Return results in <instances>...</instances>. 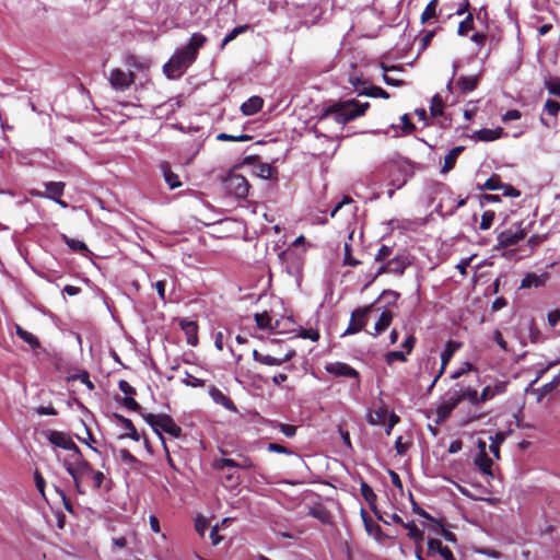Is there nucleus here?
Instances as JSON below:
<instances>
[{
    "instance_id": "f257e3e1",
    "label": "nucleus",
    "mask_w": 560,
    "mask_h": 560,
    "mask_svg": "<svg viewBox=\"0 0 560 560\" xmlns=\"http://www.w3.org/2000/svg\"><path fill=\"white\" fill-rule=\"evenodd\" d=\"M207 37L201 33H194L188 44L177 49L170 60L163 66V71L168 79L180 78L184 72L196 61L198 50L207 43Z\"/></svg>"
},
{
    "instance_id": "f03ea898",
    "label": "nucleus",
    "mask_w": 560,
    "mask_h": 560,
    "mask_svg": "<svg viewBox=\"0 0 560 560\" xmlns=\"http://www.w3.org/2000/svg\"><path fill=\"white\" fill-rule=\"evenodd\" d=\"M369 108V102L360 103L354 98L332 102L324 107L318 120L323 121L332 117L337 124L346 125L355 118L363 116Z\"/></svg>"
},
{
    "instance_id": "7ed1b4c3",
    "label": "nucleus",
    "mask_w": 560,
    "mask_h": 560,
    "mask_svg": "<svg viewBox=\"0 0 560 560\" xmlns=\"http://www.w3.org/2000/svg\"><path fill=\"white\" fill-rule=\"evenodd\" d=\"M62 466L66 471L71 476L74 487L78 492L81 491V482L85 476H89L90 472H93V468L91 464L83 457L80 448L77 452H72L62 460Z\"/></svg>"
},
{
    "instance_id": "20e7f679",
    "label": "nucleus",
    "mask_w": 560,
    "mask_h": 560,
    "mask_svg": "<svg viewBox=\"0 0 560 560\" xmlns=\"http://www.w3.org/2000/svg\"><path fill=\"white\" fill-rule=\"evenodd\" d=\"M143 419L156 433L163 446H165L166 444L165 439L163 436V432L172 435L173 438L182 436V428L173 420L171 416L166 413H145L143 415Z\"/></svg>"
},
{
    "instance_id": "39448f33",
    "label": "nucleus",
    "mask_w": 560,
    "mask_h": 560,
    "mask_svg": "<svg viewBox=\"0 0 560 560\" xmlns=\"http://www.w3.org/2000/svg\"><path fill=\"white\" fill-rule=\"evenodd\" d=\"M226 190L236 198L244 199L248 196L250 185L245 176L241 174H230L224 182Z\"/></svg>"
},
{
    "instance_id": "423d86ee",
    "label": "nucleus",
    "mask_w": 560,
    "mask_h": 560,
    "mask_svg": "<svg viewBox=\"0 0 560 560\" xmlns=\"http://www.w3.org/2000/svg\"><path fill=\"white\" fill-rule=\"evenodd\" d=\"M372 308L373 304L354 310L351 313L349 326L342 334V336L352 335L361 331L368 323V314L372 311Z\"/></svg>"
},
{
    "instance_id": "0eeeda50",
    "label": "nucleus",
    "mask_w": 560,
    "mask_h": 560,
    "mask_svg": "<svg viewBox=\"0 0 560 560\" xmlns=\"http://www.w3.org/2000/svg\"><path fill=\"white\" fill-rule=\"evenodd\" d=\"M460 402V397L457 396V393L454 389L448 390L443 397L438 406L436 416L438 422L445 421L454 408Z\"/></svg>"
},
{
    "instance_id": "6e6552de",
    "label": "nucleus",
    "mask_w": 560,
    "mask_h": 560,
    "mask_svg": "<svg viewBox=\"0 0 560 560\" xmlns=\"http://www.w3.org/2000/svg\"><path fill=\"white\" fill-rule=\"evenodd\" d=\"M47 440L52 445L70 451V452H77L79 446L72 441L70 435L62 431L57 430H50L47 432Z\"/></svg>"
},
{
    "instance_id": "1a4fd4ad",
    "label": "nucleus",
    "mask_w": 560,
    "mask_h": 560,
    "mask_svg": "<svg viewBox=\"0 0 560 560\" xmlns=\"http://www.w3.org/2000/svg\"><path fill=\"white\" fill-rule=\"evenodd\" d=\"M135 81V74L131 71H124L121 69H114L109 74L110 85L115 90L124 91L128 89Z\"/></svg>"
},
{
    "instance_id": "9d476101",
    "label": "nucleus",
    "mask_w": 560,
    "mask_h": 560,
    "mask_svg": "<svg viewBox=\"0 0 560 560\" xmlns=\"http://www.w3.org/2000/svg\"><path fill=\"white\" fill-rule=\"evenodd\" d=\"M325 370L331 375L354 378L357 384L360 383L359 372L347 363L331 362L326 364Z\"/></svg>"
},
{
    "instance_id": "9b49d317",
    "label": "nucleus",
    "mask_w": 560,
    "mask_h": 560,
    "mask_svg": "<svg viewBox=\"0 0 560 560\" xmlns=\"http://www.w3.org/2000/svg\"><path fill=\"white\" fill-rule=\"evenodd\" d=\"M526 236V232L522 229H517L515 231L509 229L499 233L498 246L501 248H506L513 245H516L520 241H522Z\"/></svg>"
},
{
    "instance_id": "f8f14e48",
    "label": "nucleus",
    "mask_w": 560,
    "mask_h": 560,
    "mask_svg": "<svg viewBox=\"0 0 560 560\" xmlns=\"http://www.w3.org/2000/svg\"><path fill=\"white\" fill-rule=\"evenodd\" d=\"M179 327L186 336V341L189 346L196 347L198 345V325L195 320L183 318L179 320Z\"/></svg>"
},
{
    "instance_id": "ddd939ff",
    "label": "nucleus",
    "mask_w": 560,
    "mask_h": 560,
    "mask_svg": "<svg viewBox=\"0 0 560 560\" xmlns=\"http://www.w3.org/2000/svg\"><path fill=\"white\" fill-rule=\"evenodd\" d=\"M208 393H209V396L212 398V400L215 404L221 405L222 407H224L225 409H228L230 411H234V412L237 411L235 404L229 397H226L222 393V390L219 389L217 386L211 385L208 389Z\"/></svg>"
},
{
    "instance_id": "4468645a",
    "label": "nucleus",
    "mask_w": 560,
    "mask_h": 560,
    "mask_svg": "<svg viewBox=\"0 0 560 560\" xmlns=\"http://www.w3.org/2000/svg\"><path fill=\"white\" fill-rule=\"evenodd\" d=\"M549 279L548 272H541L540 275H536L534 272L527 273L521 283V288L530 289V288H539L546 284Z\"/></svg>"
},
{
    "instance_id": "2eb2a0df",
    "label": "nucleus",
    "mask_w": 560,
    "mask_h": 560,
    "mask_svg": "<svg viewBox=\"0 0 560 560\" xmlns=\"http://www.w3.org/2000/svg\"><path fill=\"white\" fill-rule=\"evenodd\" d=\"M428 553H439L444 560H456L453 552L443 546L439 539L430 538L428 540Z\"/></svg>"
},
{
    "instance_id": "dca6fc26",
    "label": "nucleus",
    "mask_w": 560,
    "mask_h": 560,
    "mask_svg": "<svg viewBox=\"0 0 560 560\" xmlns=\"http://www.w3.org/2000/svg\"><path fill=\"white\" fill-rule=\"evenodd\" d=\"M45 187V198L50 200H57L65 192L66 183L63 182H46L43 184Z\"/></svg>"
},
{
    "instance_id": "f3484780",
    "label": "nucleus",
    "mask_w": 560,
    "mask_h": 560,
    "mask_svg": "<svg viewBox=\"0 0 560 560\" xmlns=\"http://www.w3.org/2000/svg\"><path fill=\"white\" fill-rule=\"evenodd\" d=\"M503 136H504L503 128L498 127L495 129H487V128L480 129L472 135V138H475L476 140H479V141L489 142V141L498 140V139L502 138Z\"/></svg>"
},
{
    "instance_id": "a211bd4d",
    "label": "nucleus",
    "mask_w": 560,
    "mask_h": 560,
    "mask_svg": "<svg viewBox=\"0 0 560 560\" xmlns=\"http://www.w3.org/2000/svg\"><path fill=\"white\" fill-rule=\"evenodd\" d=\"M479 80H480V75H471V77L462 75L458 78V80L456 82V86L459 90L460 94H467V93L472 92L477 88Z\"/></svg>"
},
{
    "instance_id": "6ab92c4d",
    "label": "nucleus",
    "mask_w": 560,
    "mask_h": 560,
    "mask_svg": "<svg viewBox=\"0 0 560 560\" xmlns=\"http://www.w3.org/2000/svg\"><path fill=\"white\" fill-rule=\"evenodd\" d=\"M255 322L258 328L260 329H271L275 332H283L282 329H280V320H276L275 325L271 324V317L267 313H257L255 314Z\"/></svg>"
},
{
    "instance_id": "aec40b11",
    "label": "nucleus",
    "mask_w": 560,
    "mask_h": 560,
    "mask_svg": "<svg viewBox=\"0 0 560 560\" xmlns=\"http://www.w3.org/2000/svg\"><path fill=\"white\" fill-rule=\"evenodd\" d=\"M264 105V100L260 96H252L241 105V112L246 116H252L258 113Z\"/></svg>"
},
{
    "instance_id": "412c9836",
    "label": "nucleus",
    "mask_w": 560,
    "mask_h": 560,
    "mask_svg": "<svg viewBox=\"0 0 560 560\" xmlns=\"http://www.w3.org/2000/svg\"><path fill=\"white\" fill-rule=\"evenodd\" d=\"M115 418L124 425V428L127 430L126 434L120 435V439L129 438L133 441L140 440V434L138 433L136 427L133 425L132 421L121 415H115Z\"/></svg>"
},
{
    "instance_id": "4be33fe9",
    "label": "nucleus",
    "mask_w": 560,
    "mask_h": 560,
    "mask_svg": "<svg viewBox=\"0 0 560 560\" xmlns=\"http://www.w3.org/2000/svg\"><path fill=\"white\" fill-rule=\"evenodd\" d=\"M464 149L463 145L455 147L445 155L441 173L446 174L455 166L456 160Z\"/></svg>"
},
{
    "instance_id": "5701e85b",
    "label": "nucleus",
    "mask_w": 560,
    "mask_h": 560,
    "mask_svg": "<svg viewBox=\"0 0 560 560\" xmlns=\"http://www.w3.org/2000/svg\"><path fill=\"white\" fill-rule=\"evenodd\" d=\"M492 464L493 462L487 453L477 454L475 457V465L483 475L492 476Z\"/></svg>"
},
{
    "instance_id": "b1692460",
    "label": "nucleus",
    "mask_w": 560,
    "mask_h": 560,
    "mask_svg": "<svg viewBox=\"0 0 560 560\" xmlns=\"http://www.w3.org/2000/svg\"><path fill=\"white\" fill-rule=\"evenodd\" d=\"M161 168L164 179L171 189L178 188L182 185L178 175L171 170V166L167 163H163Z\"/></svg>"
},
{
    "instance_id": "393cba45",
    "label": "nucleus",
    "mask_w": 560,
    "mask_h": 560,
    "mask_svg": "<svg viewBox=\"0 0 560 560\" xmlns=\"http://www.w3.org/2000/svg\"><path fill=\"white\" fill-rule=\"evenodd\" d=\"M253 359L258 363H261L265 365H270V366H279V365L283 364L281 358H276V357H272L269 354H262L257 350L253 351Z\"/></svg>"
},
{
    "instance_id": "a878e982",
    "label": "nucleus",
    "mask_w": 560,
    "mask_h": 560,
    "mask_svg": "<svg viewBox=\"0 0 560 560\" xmlns=\"http://www.w3.org/2000/svg\"><path fill=\"white\" fill-rule=\"evenodd\" d=\"M387 262L389 266V273H395L398 276H401L408 266V262L406 261V259L398 257V256L388 259Z\"/></svg>"
},
{
    "instance_id": "bb28decb",
    "label": "nucleus",
    "mask_w": 560,
    "mask_h": 560,
    "mask_svg": "<svg viewBox=\"0 0 560 560\" xmlns=\"http://www.w3.org/2000/svg\"><path fill=\"white\" fill-rule=\"evenodd\" d=\"M505 439L506 433L501 431L490 436L491 444L489 446V450L494 455L495 458L500 457V445L505 441Z\"/></svg>"
},
{
    "instance_id": "cd10ccee",
    "label": "nucleus",
    "mask_w": 560,
    "mask_h": 560,
    "mask_svg": "<svg viewBox=\"0 0 560 560\" xmlns=\"http://www.w3.org/2000/svg\"><path fill=\"white\" fill-rule=\"evenodd\" d=\"M392 320H393L392 312H389V311L383 312L380 315L377 322L375 323V327H374L375 335H378V334L385 331L389 327Z\"/></svg>"
},
{
    "instance_id": "c85d7f7f",
    "label": "nucleus",
    "mask_w": 560,
    "mask_h": 560,
    "mask_svg": "<svg viewBox=\"0 0 560 560\" xmlns=\"http://www.w3.org/2000/svg\"><path fill=\"white\" fill-rule=\"evenodd\" d=\"M458 348V346H455L452 341H448L445 346V349L441 353V369H440V375H442L445 371V368L447 363L450 362L451 358L453 357L455 350Z\"/></svg>"
},
{
    "instance_id": "c756f323",
    "label": "nucleus",
    "mask_w": 560,
    "mask_h": 560,
    "mask_svg": "<svg viewBox=\"0 0 560 560\" xmlns=\"http://www.w3.org/2000/svg\"><path fill=\"white\" fill-rule=\"evenodd\" d=\"M16 335L31 346L33 349L39 348L40 343L38 339L31 332L24 330L20 325L15 326Z\"/></svg>"
},
{
    "instance_id": "7c9ffc66",
    "label": "nucleus",
    "mask_w": 560,
    "mask_h": 560,
    "mask_svg": "<svg viewBox=\"0 0 560 560\" xmlns=\"http://www.w3.org/2000/svg\"><path fill=\"white\" fill-rule=\"evenodd\" d=\"M249 30V25L247 24H244V25H238L236 27H234L230 33H228L225 35V37L223 38L222 43H221V46H220V49L223 50L224 47L232 40H234L238 35L241 34H244L246 33L247 31Z\"/></svg>"
},
{
    "instance_id": "2f4dec72",
    "label": "nucleus",
    "mask_w": 560,
    "mask_h": 560,
    "mask_svg": "<svg viewBox=\"0 0 560 560\" xmlns=\"http://www.w3.org/2000/svg\"><path fill=\"white\" fill-rule=\"evenodd\" d=\"M544 84L551 95L560 97V78L548 74L544 79Z\"/></svg>"
},
{
    "instance_id": "473e14b6",
    "label": "nucleus",
    "mask_w": 560,
    "mask_h": 560,
    "mask_svg": "<svg viewBox=\"0 0 560 560\" xmlns=\"http://www.w3.org/2000/svg\"><path fill=\"white\" fill-rule=\"evenodd\" d=\"M382 69L384 70V74H383V80L384 82L387 84V85H392V86H401L404 84V81L400 80V79H395V78H392L390 75L387 74L388 71H398L400 70L399 67H396V66H392V67H387L385 66L384 63L381 65Z\"/></svg>"
},
{
    "instance_id": "72a5a7b5",
    "label": "nucleus",
    "mask_w": 560,
    "mask_h": 560,
    "mask_svg": "<svg viewBox=\"0 0 560 560\" xmlns=\"http://www.w3.org/2000/svg\"><path fill=\"white\" fill-rule=\"evenodd\" d=\"M360 491L363 499L370 504L371 508H373L377 499V495L373 489L366 482L362 481L360 485Z\"/></svg>"
},
{
    "instance_id": "f704fd0d",
    "label": "nucleus",
    "mask_w": 560,
    "mask_h": 560,
    "mask_svg": "<svg viewBox=\"0 0 560 560\" xmlns=\"http://www.w3.org/2000/svg\"><path fill=\"white\" fill-rule=\"evenodd\" d=\"M455 393H457V396L460 397V401L467 399L472 405H478V392L474 388H466V389H454Z\"/></svg>"
},
{
    "instance_id": "c9c22d12",
    "label": "nucleus",
    "mask_w": 560,
    "mask_h": 560,
    "mask_svg": "<svg viewBox=\"0 0 560 560\" xmlns=\"http://www.w3.org/2000/svg\"><path fill=\"white\" fill-rule=\"evenodd\" d=\"M430 113L433 117H440L444 114L443 100L439 94H435L431 100Z\"/></svg>"
},
{
    "instance_id": "e433bc0d",
    "label": "nucleus",
    "mask_w": 560,
    "mask_h": 560,
    "mask_svg": "<svg viewBox=\"0 0 560 560\" xmlns=\"http://www.w3.org/2000/svg\"><path fill=\"white\" fill-rule=\"evenodd\" d=\"M438 0H431L421 14V23H425L431 19L436 18Z\"/></svg>"
},
{
    "instance_id": "4c0bfd02",
    "label": "nucleus",
    "mask_w": 560,
    "mask_h": 560,
    "mask_svg": "<svg viewBox=\"0 0 560 560\" xmlns=\"http://www.w3.org/2000/svg\"><path fill=\"white\" fill-rule=\"evenodd\" d=\"M359 95H365L370 97H382V98H388L389 94L380 86H370L359 92Z\"/></svg>"
},
{
    "instance_id": "58836bf2",
    "label": "nucleus",
    "mask_w": 560,
    "mask_h": 560,
    "mask_svg": "<svg viewBox=\"0 0 560 560\" xmlns=\"http://www.w3.org/2000/svg\"><path fill=\"white\" fill-rule=\"evenodd\" d=\"M404 528L408 529V537L416 544L423 540V532L420 530L413 522L406 523Z\"/></svg>"
},
{
    "instance_id": "ea45409f",
    "label": "nucleus",
    "mask_w": 560,
    "mask_h": 560,
    "mask_svg": "<svg viewBox=\"0 0 560 560\" xmlns=\"http://www.w3.org/2000/svg\"><path fill=\"white\" fill-rule=\"evenodd\" d=\"M474 28V16L471 13L459 23L457 34L459 36H466L469 31Z\"/></svg>"
},
{
    "instance_id": "a19ab883",
    "label": "nucleus",
    "mask_w": 560,
    "mask_h": 560,
    "mask_svg": "<svg viewBox=\"0 0 560 560\" xmlns=\"http://www.w3.org/2000/svg\"><path fill=\"white\" fill-rule=\"evenodd\" d=\"M393 254V247L388 245H382L374 256V260L377 262H387Z\"/></svg>"
},
{
    "instance_id": "79ce46f5",
    "label": "nucleus",
    "mask_w": 560,
    "mask_h": 560,
    "mask_svg": "<svg viewBox=\"0 0 560 560\" xmlns=\"http://www.w3.org/2000/svg\"><path fill=\"white\" fill-rule=\"evenodd\" d=\"M503 188V183L498 175H492L487 182L480 187L481 190H500Z\"/></svg>"
},
{
    "instance_id": "37998d69",
    "label": "nucleus",
    "mask_w": 560,
    "mask_h": 560,
    "mask_svg": "<svg viewBox=\"0 0 560 560\" xmlns=\"http://www.w3.org/2000/svg\"><path fill=\"white\" fill-rule=\"evenodd\" d=\"M63 240H65L66 244L69 246V248H71L73 252H79V253L89 252L86 244L82 241L70 238L66 235H63Z\"/></svg>"
},
{
    "instance_id": "c03bdc74",
    "label": "nucleus",
    "mask_w": 560,
    "mask_h": 560,
    "mask_svg": "<svg viewBox=\"0 0 560 560\" xmlns=\"http://www.w3.org/2000/svg\"><path fill=\"white\" fill-rule=\"evenodd\" d=\"M399 172L402 174V178H395V177L392 178V185L396 189L401 188L408 182V179L411 177V173L409 172L408 166L399 167Z\"/></svg>"
},
{
    "instance_id": "a18cd8bd",
    "label": "nucleus",
    "mask_w": 560,
    "mask_h": 560,
    "mask_svg": "<svg viewBox=\"0 0 560 560\" xmlns=\"http://www.w3.org/2000/svg\"><path fill=\"white\" fill-rule=\"evenodd\" d=\"M351 250V245L346 243L343 247V265L357 267L361 264V261L352 257Z\"/></svg>"
},
{
    "instance_id": "49530a36",
    "label": "nucleus",
    "mask_w": 560,
    "mask_h": 560,
    "mask_svg": "<svg viewBox=\"0 0 560 560\" xmlns=\"http://www.w3.org/2000/svg\"><path fill=\"white\" fill-rule=\"evenodd\" d=\"M252 137L248 135H240L233 136L225 132H221L217 136V140L219 141H234V142H244L250 140Z\"/></svg>"
},
{
    "instance_id": "de8ad7c7",
    "label": "nucleus",
    "mask_w": 560,
    "mask_h": 560,
    "mask_svg": "<svg viewBox=\"0 0 560 560\" xmlns=\"http://www.w3.org/2000/svg\"><path fill=\"white\" fill-rule=\"evenodd\" d=\"M494 218H495V214L493 211H491V210L485 211L481 215L479 229L482 231L490 229L493 223Z\"/></svg>"
},
{
    "instance_id": "09e8293b",
    "label": "nucleus",
    "mask_w": 560,
    "mask_h": 560,
    "mask_svg": "<svg viewBox=\"0 0 560 560\" xmlns=\"http://www.w3.org/2000/svg\"><path fill=\"white\" fill-rule=\"evenodd\" d=\"M121 404L129 410L139 412L142 417L144 413H142V407L131 397L126 396L121 399Z\"/></svg>"
},
{
    "instance_id": "8fccbe9b",
    "label": "nucleus",
    "mask_w": 560,
    "mask_h": 560,
    "mask_svg": "<svg viewBox=\"0 0 560 560\" xmlns=\"http://www.w3.org/2000/svg\"><path fill=\"white\" fill-rule=\"evenodd\" d=\"M386 362L387 364H393L395 361L406 362L407 357L406 353L402 351H390L386 353Z\"/></svg>"
},
{
    "instance_id": "3c124183",
    "label": "nucleus",
    "mask_w": 560,
    "mask_h": 560,
    "mask_svg": "<svg viewBox=\"0 0 560 560\" xmlns=\"http://www.w3.org/2000/svg\"><path fill=\"white\" fill-rule=\"evenodd\" d=\"M183 383L186 386H190V387H202L206 384L205 380L197 378L194 375L189 374L188 372H186V376L183 380Z\"/></svg>"
},
{
    "instance_id": "603ef678",
    "label": "nucleus",
    "mask_w": 560,
    "mask_h": 560,
    "mask_svg": "<svg viewBox=\"0 0 560 560\" xmlns=\"http://www.w3.org/2000/svg\"><path fill=\"white\" fill-rule=\"evenodd\" d=\"M386 417H387V410L381 408L375 411V417H373V416L369 417V422L371 424H380L385 421Z\"/></svg>"
},
{
    "instance_id": "864d4df0",
    "label": "nucleus",
    "mask_w": 560,
    "mask_h": 560,
    "mask_svg": "<svg viewBox=\"0 0 560 560\" xmlns=\"http://www.w3.org/2000/svg\"><path fill=\"white\" fill-rule=\"evenodd\" d=\"M545 110H547L551 116H557L560 110V103L549 98L545 103Z\"/></svg>"
},
{
    "instance_id": "5fc2aeb1",
    "label": "nucleus",
    "mask_w": 560,
    "mask_h": 560,
    "mask_svg": "<svg viewBox=\"0 0 560 560\" xmlns=\"http://www.w3.org/2000/svg\"><path fill=\"white\" fill-rule=\"evenodd\" d=\"M34 481H35L36 489L42 494V497L45 498V485H46V482H45L44 477L42 476V474L38 470H36L35 474H34Z\"/></svg>"
},
{
    "instance_id": "6e6d98bb",
    "label": "nucleus",
    "mask_w": 560,
    "mask_h": 560,
    "mask_svg": "<svg viewBox=\"0 0 560 560\" xmlns=\"http://www.w3.org/2000/svg\"><path fill=\"white\" fill-rule=\"evenodd\" d=\"M119 457L120 459L126 463V464H129V465H133L136 463H138V459L136 456H133L128 450L126 448H121L119 451Z\"/></svg>"
},
{
    "instance_id": "4d7b16f0",
    "label": "nucleus",
    "mask_w": 560,
    "mask_h": 560,
    "mask_svg": "<svg viewBox=\"0 0 560 560\" xmlns=\"http://www.w3.org/2000/svg\"><path fill=\"white\" fill-rule=\"evenodd\" d=\"M495 396L493 395L492 393V387L491 386H486L481 394L478 396V405L479 404H482V402H486L492 398H494Z\"/></svg>"
},
{
    "instance_id": "13d9d810",
    "label": "nucleus",
    "mask_w": 560,
    "mask_h": 560,
    "mask_svg": "<svg viewBox=\"0 0 560 560\" xmlns=\"http://www.w3.org/2000/svg\"><path fill=\"white\" fill-rule=\"evenodd\" d=\"M411 505H412V512L418 514L419 516L425 518V520H430L432 521V516L427 512L424 511L421 506H419V504L413 500V498L411 497Z\"/></svg>"
},
{
    "instance_id": "bf43d9fd",
    "label": "nucleus",
    "mask_w": 560,
    "mask_h": 560,
    "mask_svg": "<svg viewBox=\"0 0 560 560\" xmlns=\"http://www.w3.org/2000/svg\"><path fill=\"white\" fill-rule=\"evenodd\" d=\"M278 428L288 438H292L296 433V427L292 424L279 423Z\"/></svg>"
},
{
    "instance_id": "052dcab7",
    "label": "nucleus",
    "mask_w": 560,
    "mask_h": 560,
    "mask_svg": "<svg viewBox=\"0 0 560 560\" xmlns=\"http://www.w3.org/2000/svg\"><path fill=\"white\" fill-rule=\"evenodd\" d=\"M90 475L92 477L94 488L100 489L105 479V475L100 470H93V472H90Z\"/></svg>"
},
{
    "instance_id": "680f3d73",
    "label": "nucleus",
    "mask_w": 560,
    "mask_h": 560,
    "mask_svg": "<svg viewBox=\"0 0 560 560\" xmlns=\"http://www.w3.org/2000/svg\"><path fill=\"white\" fill-rule=\"evenodd\" d=\"M238 463L232 458H221L215 462V467L218 469H224L225 467H237Z\"/></svg>"
},
{
    "instance_id": "e2e57ef3",
    "label": "nucleus",
    "mask_w": 560,
    "mask_h": 560,
    "mask_svg": "<svg viewBox=\"0 0 560 560\" xmlns=\"http://www.w3.org/2000/svg\"><path fill=\"white\" fill-rule=\"evenodd\" d=\"M522 117V114L518 109H509L503 116L502 121L508 122L511 120H517Z\"/></svg>"
},
{
    "instance_id": "0e129e2a",
    "label": "nucleus",
    "mask_w": 560,
    "mask_h": 560,
    "mask_svg": "<svg viewBox=\"0 0 560 560\" xmlns=\"http://www.w3.org/2000/svg\"><path fill=\"white\" fill-rule=\"evenodd\" d=\"M299 336L313 341H317L319 339V332L313 329H301V334Z\"/></svg>"
},
{
    "instance_id": "69168bd1",
    "label": "nucleus",
    "mask_w": 560,
    "mask_h": 560,
    "mask_svg": "<svg viewBox=\"0 0 560 560\" xmlns=\"http://www.w3.org/2000/svg\"><path fill=\"white\" fill-rule=\"evenodd\" d=\"M118 387L127 396H132L136 394V389L125 380L119 381Z\"/></svg>"
},
{
    "instance_id": "338daca9",
    "label": "nucleus",
    "mask_w": 560,
    "mask_h": 560,
    "mask_svg": "<svg viewBox=\"0 0 560 560\" xmlns=\"http://www.w3.org/2000/svg\"><path fill=\"white\" fill-rule=\"evenodd\" d=\"M259 175L262 177V178H271L272 177V174H273V167L269 164H261L259 166Z\"/></svg>"
},
{
    "instance_id": "774afa93",
    "label": "nucleus",
    "mask_w": 560,
    "mask_h": 560,
    "mask_svg": "<svg viewBox=\"0 0 560 560\" xmlns=\"http://www.w3.org/2000/svg\"><path fill=\"white\" fill-rule=\"evenodd\" d=\"M560 322V311L555 310L548 313V323L551 327H555Z\"/></svg>"
}]
</instances>
